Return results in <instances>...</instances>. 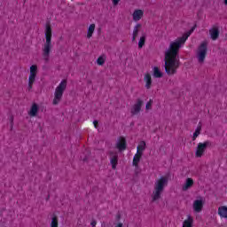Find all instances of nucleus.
Segmentation results:
<instances>
[{"instance_id":"nucleus-1","label":"nucleus","mask_w":227,"mask_h":227,"mask_svg":"<svg viewBox=\"0 0 227 227\" xmlns=\"http://www.w3.org/2000/svg\"><path fill=\"white\" fill-rule=\"evenodd\" d=\"M192 31H194V28H192L190 31L184 33L183 36L170 43L168 50L165 52V72L168 75H175L176 74V70L180 67V60L176 59V56H178L182 45L187 42Z\"/></svg>"},{"instance_id":"nucleus-2","label":"nucleus","mask_w":227,"mask_h":227,"mask_svg":"<svg viewBox=\"0 0 227 227\" xmlns=\"http://www.w3.org/2000/svg\"><path fill=\"white\" fill-rule=\"evenodd\" d=\"M45 43L42 47L43 59L44 63H49L51 59V51H52V27L47 23L44 30Z\"/></svg>"},{"instance_id":"nucleus-3","label":"nucleus","mask_w":227,"mask_h":227,"mask_svg":"<svg viewBox=\"0 0 227 227\" xmlns=\"http://www.w3.org/2000/svg\"><path fill=\"white\" fill-rule=\"evenodd\" d=\"M168 176H161L154 183V190L152 194V201L155 203V201H159L162 196V192H164V189L166 185H168Z\"/></svg>"},{"instance_id":"nucleus-4","label":"nucleus","mask_w":227,"mask_h":227,"mask_svg":"<svg viewBox=\"0 0 227 227\" xmlns=\"http://www.w3.org/2000/svg\"><path fill=\"white\" fill-rule=\"evenodd\" d=\"M67 90V80H62L59 86L55 89L54 98H53V106H58L59 102H61V98H63V93Z\"/></svg>"},{"instance_id":"nucleus-5","label":"nucleus","mask_w":227,"mask_h":227,"mask_svg":"<svg viewBox=\"0 0 227 227\" xmlns=\"http://www.w3.org/2000/svg\"><path fill=\"white\" fill-rule=\"evenodd\" d=\"M207 52H208V44L207 42H202L197 49V59L199 63H205Z\"/></svg>"},{"instance_id":"nucleus-6","label":"nucleus","mask_w":227,"mask_h":227,"mask_svg":"<svg viewBox=\"0 0 227 227\" xmlns=\"http://www.w3.org/2000/svg\"><path fill=\"white\" fill-rule=\"evenodd\" d=\"M38 74V66L32 65L30 67V74L28 77V91L33 90V84H35V81H36V74Z\"/></svg>"},{"instance_id":"nucleus-7","label":"nucleus","mask_w":227,"mask_h":227,"mask_svg":"<svg viewBox=\"0 0 227 227\" xmlns=\"http://www.w3.org/2000/svg\"><path fill=\"white\" fill-rule=\"evenodd\" d=\"M210 141H205L204 143H199L195 152V157L201 158L205 153L207 146H210Z\"/></svg>"},{"instance_id":"nucleus-8","label":"nucleus","mask_w":227,"mask_h":227,"mask_svg":"<svg viewBox=\"0 0 227 227\" xmlns=\"http://www.w3.org/2000/svg\"><path fill=\"white\" fill-rule=\"evenodd\" d=\"M141 107H143V100L138 98L137 99V102L131 106L130 114L132 116H136L138 113H141Z\"/></svg>"},{"instance_id":"nucleus-9","label":"nucleus","mask_w":227,"mask_h":227,"mask_svg":"<svg viewBox=\"0 0 227 227\" xmlns=\"http://www.w3.org/2000/svg\"><path fill=\"white\" fill-rule=\"evenodd\" d=\"M116 148L117 150H119V152H124V150H127V140L125 139V137H119L116 144Z\"/></svg>"},{"instance_id":"nucleus-10","label":"nucleus","mask_w":227,"mask_h":227,"mask_svg":"<svg viewBox=\"0 0 227 227\" xmlns=\"http://www.w3.org/2000/svg\"><path fill=\"white\" fill-rule=\"evenodd\" d=\"M143 15H145V12H143V10L141 9H137L133 12L132 17H133V20L135 22H138V20L140 19H143Z\"/></svg>"},{"instance_id":"nucleus-11","label":"nucleus","mask_w":227,"mask_h":227,"mask_svg":"<svg viewBox=\"0 0 227 227\" xmlns=\"http://www.w3.org/2000/svg\"><path fill=\"white\" fill-rule=\"evenodd\" d=\"M192 185H194V180L191 177H188L184 183V184H183L182 186V191H184V192H185L186 191H189V189H191V187H192Z\"/></svg>"},{"instance_id":"nucleus-12","label":"nucleus","mask_w":227,"mask_h":227,"mask_svg":"<svg viewBox=\"0 0 227 227\" xmlns=\"http://www.w3.org/2000/svg\"><path fill=\"white\" fill-rule=\"evenodd\" d=\"M193 210L194 212L200 213L203 210V200H196L193 202Z\"/></svg>"},{"instance_id":"nucleus-13","label":"nucleus","mask_w":227,"mask_h":227,"mask_svg":"<svg viewBox=\"0 0 227 227\" xmlns=\"http://www.w3.org/2000/svg\"><path fill=\"white\" fill-rule=\"evenodd\" d=\"M144 82H145L146 90H150V88H152V74L149 73L145 74L144 77Z\"/></svg>"},{"instance_id":"nucleus-14","label":"nucleus","mask_w":227,"mask_h":227,"mask_svg":"<svg viewBox=\"0 0 227 227\" xmlns=\"http://www.w3.org/2000/svg\"><path fill=\"white\" fill-rule=\"evenodd\" d=\"M139 31H141V24H137L133 29L132 42H136V38L139 36Z\"/></svg>"},{"instance_id":"nucleus-15","label":"nucleus","mask_w":227,"mask_h":227,"mask_svg":"<svg viewBox=\"0 0 227 227\" xmlns=\"http://www.w3.org/2000/svg\"><path fill=\"white\" fill-rule=\"evenodd\" d=\"M209 35L211 36V39L215 41L217 38H219V29L217 27H213L209 30Z\"/></svg>"},{"instance_id":"nucleus-16","label":"nucleus","mask_w":227,"mask_h":227,"mask_svg":"<svg viewBox=\"0 0 227 227\" xmlns=\"http://www.w3.org/2000/svg\"><path fill=\"white\" fill-rule=\"evenodd\" d=\"M218 215L223 219H227V207L222 206L218 207Z\"/></svg>"},{"instance_id":"nucleus-17","label":"nucleus","mask_w":227,"mask_h":227,"mask_svg":"<svg viewBox=\"0 0 227 227\" xmlns=\"http://www.w3.org/2000/svg\"><path fill=\"white\" fill-rule=\"evenodd\" d=\"M143 157V154L137 153L133 157V166L135 168H137L139 166V162L141 160V158Z\"/></svg>"},{"instance_id":"nucleus-18","label":"nucleus","mask_w":227,"mask_h":227,"mask_svg":"<svg viewBox=\"0 0 227 227\" xmlns=\"http://www.w3.org/2000/svg\"><path fill=\"white\" fill-rule=\"evenodd\" d=\"M144 150H146V142L141 141V142H139V144L137 147V153H141V155H143Z\"/></svg>"},{"instance_id":"nucleus-19","label":"nucleus","mask_w":227,"mask_h":227,"mask_svg":"<svg viewBox=\"0 0 227 227\" xmlns=\"http://www.w3.org/2000/svg\"><path fill=\"white\" fill-rule=\"evenodd\" d=\"M193 223H194V218L189 215L187 219L184 221L183 227H192Z\"/></svg>"},{"instance_id":"nucleus-20","label":"nucleus","mask_w":227,"mask_h":227,"mask_svg":"<svg viewBox=\"0 0 227 227\" xmlns=\"http://www.w3.org/2000/svg\"><path fill=\"white\" fill-rule=\"evenodd\" d=\"M28 114L29 116H35L36 114H38V105H36V103H34L32 105Z\"/></svg>"},{"instance_id":"nucleus-21","label":"nucleus","mask_w":227,"mask_h":227,"mask_svg":"<svg viewBox=\"0 0 227 227\" xmlns=\"http://www.w3.org/2000/svg\"><path fill=\"white\" fill-rule=\"evenodd\" d=\"M110 162L112 164V169H116V166H118V154H114Z\"/></svg>"},{"instance_id":"nucleus-22","label":"nucleus","mask_w":227,"mask_h":227,"mask_svg":"<svg viewBox=\"0 0 227 227\" xmlns=\"http://www.w3.org/2000/svg\"><path fill=\"white\" fill-rule=\"evenodd\" d=\"M153 75L156 79H160V77H162V72H160V69L158 67H154Z\"/></svg>"},{"instance_id":"nucleus-23","label":"nucleus","mask_w":227,"mask_h":227,"mask_svg":"<svg viewBox=\"0 0 227 227\" xmlns=\"http://www.w3.org/2000/svg\"><path fill=\"white\" fill-rule=\"evenodd\" d=\"M93 33H95V24H90L88 28L87 38H91Z\"/></svg>"},{"instance_id":"nucleus-24","label":"nucleus","mask_w":227,"mask_h":227,"mask_svg":"<svg viewBox=\"0 0 227 227\" xmlns=\"http://www.w3.org/2000/svg\"><path fill=\"white\" fill-rule=\"evenodd\" d=\"M201 134V125H198L193 136H192V141H196V138L198 137V136H200Z\"/></svg>"},{"instance_id":"nucleus-25","label":"nucleus","mask_w":227,"mask_h":227,"mask_svg":"<svg viewBox=\"0 0 227 227\" xmlns=\"http://www.w3.org/2000/svg\"><path fill=\"white\" fill-rule=\"evenodd\" d=\"M146 43V35H142L138 41V49H143Z\"/></svg>"},{"instance_id":"nucleus-26","label":"nucleus","mask_w":227,"mask_h":227,"mask_svg":"<svg viewBox=\"0 0 227 227\" xmlns=\"http://www.w3.org/2000/svg\"><path fill=\"white\" fill-rule=\"evenodd\" d=\"M58 226H59L58 216H53L51 218V227H58Z\"/></svg>"},{"instance_id":"nucleus-27","label":"nucleus","mask_w":227,"mask_h":227,"mask_svg":"<svg viewBox=\"0 0 227 227\" xmlns=\"http://www.w3.org/2000/svg\"><path fill=\"white\" fill-rule=\"evenodd\" d=\"M152 104H153V100L150 99L145 106L146 111H150V109H152Z\"/></svg>"},{"instance_id":"nucleus-28","label":"nucleus","mask_w":227,"mask_h":227,"mask_svg":"<svg viewBox=\"0 0 227 227\" xmlns=\"http://www.w3.org/2000/svg\"><path fill=\"white\" fill-rule=\"evenodd\" d=\"M97 63H98V65L102 66V65H104V63H106V59H104V58H102V57H99L97 60Z\"/></svg>"},{"instance_id":"nucleus-29","label":"nucleus","mask_w":227,"mask_h":227,"mask_svg":"<svg viewBox=\"0 0 227 227\" xmlns=\"http://www.w3.org/2000/svg\"><path fill=\"white\" fill-rule=\"evenodd\" d=\"M114 6H118L120 0H112Z\"/></svg>"},{"instance_id":"nucleus-30","label":"nucleus","mask_w":227,"mask_h":227,"mask_svg":"<svg viewBox=\"0 0 227 227\" xmlns=\"http://www.w3.org/2000/svg\"><path fill=\"white\" fill-rule=\"evenodd\" d=\"M10 121H11V129H13V116L10 117Z\"/></svg>"},{"instance_id":"nucleus-31","label":"nucleus","mask_w":227,"mask_h":227,"mask_svg":"<svg viewBox=\"0 0 227 227\" xmlns=\"http://www.w3.org/2000/svg\"><path fill=\"white\" fill-rule=\"evenodd\" d=\"M93 125H94L95 129H98V121H94Z\"/></svg>"},{"instance_id":"nucleus-32","label":"nucleus","mask_w":227,"mask_h":227,"mask_svg":"<svg viewBox=\"0 0 227 227\" xmlns=\"http://www.w3.org/2000/svg\"><path fill=\"white\" fill-rule=\"evenodd\" d=\"M90 225H91L92 227L97 226V221L93 220V221L90 223Z\"/></svg>"},{"instance_id":"nucleus-33","label":"nucleus","mask_w":227,"mask_h":227,"mask_svg":"<svg viewBox=\"0 0 227 227\" xmlns=\"http://www.w3.org/2000/svg\"><path fill=\"white\" fill-rule=\"evenodd\" d=\"M115 227H123V223H119L117 225H115Z\"/></svg>"},{"instance_id":"nucleus-34","label":"nucleus","mask_w":227,"mask_h":227,"mask_svg":"<svg viewBox=\"0 0 227 227\" xmlns=\"http://www.w3.org/2000/svg\"><path fill=\"white\" fill-rule=\"evenodd\" d=\"M224 4L227 6V0H224Z\"/></svg>"},{"instance_id":"nucleus-35","label":"nucleus","mask_w":227,"mask_h":227,"mask_svg":"<svg viewBox=\"0 0 227 227\" xmlns=\"http://www.w3.org/2000/svg\"><path fill=\"white\" fill-rule=\"evenodd\" d=\"M120 217H121L120 215H117V219H120Z\"/></svg>"}]
</instances>
